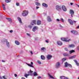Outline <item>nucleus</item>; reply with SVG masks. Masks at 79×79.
I'll use <instances>...</instances> for the list:
<instances>
[{
    "label": "nucleus",
    "instance_id": "nucleus-1",
    "mask_svg": "<svg viewBox=\"0 0 79 79\" xmlns=\"http://www.w3.org/2000/svg\"><path fill=\"white\" fill-rule=\"evenodd\" d=\"M61 40H62L65 41V42H69V41H71V39H69L68 40V38H62L61 39Z\"/></svg>",
    "mask_w": 79,
    "mask_h": 79
},
{
    "label": "nucleus",
    "instance_id": "nucleus-2",
    "mask_svg": "<svg viewBox=\"0 0 79 79\" xmlns=\"http://www.w3.org/2000/svg\"><path fill=\"white\" fill-rule=\"evenodd\" d=\"M7 40H4V42H5L6 43V45L8 48H10V43L7 41Z\"/></svg>",
    "mask_w": 79,
    "mask_h": 79
},
{
    "label": "nucleus",
    "instance_id": "nucleus-3",
    "mask_svg": "<svg viewBox=\"0 0 79 79\" xmlns=\"http://www.w3.org/2000/svg\"><path fill=\"white\" fill-rule=\"evenodd\" d=\"M28 14V11H23V13H22V15L23 16H26Z\"/></svg>",
    "mask_w": 79,
    "mask_h": 79
},
{
    "label": "nucleus",
    "instance_id": "nucleus-4",
    "mask_svg": "<svg viewBox=\"0 0 79 79\" xmlns=\"http://www.w3.org/2000/svg\"><path fill=\"white\" fill-rule=\"evenodd\" d=\"M33 73V71H32L31 70H30L29 71L27 72V73L29 76H33V73Z\"/></svg>",
    "mask_w": 79,
    "mask_h": 79
},
{
    "label": "nucleus",
    "instance_id": "nucleus-5",
    "mask_svg": "<svg viewBox=\"0 0 79 79\" xmlns=\"http://www.w3.org/2000/svg\"><path fill=\"white\" fill-rule=\"evenodd\" d=\"M56 8L58 11H60V10H61V7L58 5L56 6Z\"/></svg>",
    "mask_w": 79,
    "mask_h": 79
},
{
    "label": "nucleus",
    "instance_id": "nucleus-6",
    "mask_svg": "<svg viewBox=\"0 0 79 79\" xmlns=\"http://www.w3.org/2000/svg\"><path fill=\"white\" fill-rule=\"evenodd\" d=\"M70 14H71V16L72 17H73V15H74V11H73L72 10H70Z\"/></svg>",
    "mask_w": 79,
    "mask_h": 79
},
{
    "label": "nucleus",
    "instance_id": "nucleus-7",
    "mask_svg": "<svg viewBox=\"0 0 79 79\" xmlns=\"http://www.w3.org/2000/svg\"><path fill=\"white\" fill-rule=\"evenodd\" d=\"M62 9L64 11H67V8L64 6H62Z\"/></svg>",
    "mask_w": 79,
    "mask_h": 79
},
{
    "label": "nucleus",
    "instance_id": "nucleus-8",
    "mask_svg": "<svg viewBox=\"0 0 79 79\" xmlns=\"http://www.w3.org/2000/svg\"><path fill=\"white\" fill-rule=\"evenodd\" d=\"M60 64L61 63H60V62H57L56 64V68H58L60 66Z\"/></svg>",
    "mask_w": 79,
    "mask_h": 79
},
{
    "label": "nucleus",
    "instance_id": "nucleus-9",
    "mask_svg": "<svg viewBox=\"0 0 79 79\" xmlns=\"http://www.w3.org/2000/svg\"><path fill=\"white\" fill-rule=\"evenodd\" d=\"M68 21L71 25H73V22L70 19H69Z\"/></svg>",
    "mask_w": 79,
    "mask_h": 79
},
{
    "label": "nucleus",
    "instance_id": "nucleus-10",
    "mask_svg": "<svg viewBox=\"0 0 79 79\" xmlns=\"http://www.w3.org/2000/svg\"><path fill=\"white\" fill-rule=\"evenodd\" d=\"M52 58V56H51L50 55H48L47 56V58L48 60H50L51 58Z\"/></svg>",
    "mask_w": 79,
    "mask_h": 79
},
{
    "label": "nucleus",
    "instance_id": "nucleus-11",
    "mask_svg": "<svg viewBox=\"0 0 79 79\" xmlns=\"http://www.w3.org/2000/svg\"><path fill=\"white\" fill-rule=\"evenodd\" d=\"M47 20L48 22H51L52 21V19H51V18H50V17L49 16H48L47 17Z\"/></svg>",
    "mask_w": 79,
    "mask_h": 79
},
{
    "label": "nucleus",
    "instance_id": "nucleus-12",
    "mask_svg": "<svg viewBox=\"0 0 79 79\" xmlns=\"http://www.w3.org/2000/svg\"><path fill=\"white\" fill-rule=\"evenodd\" d=\"M38 29V27H36V26H35L33 27V31L34 32H35V31L37 30V29Z\"/></svg>",
    "mask_w": 79,
    "mask_h": 79
},
{
    "label": "nucleus",
    "instance_id": "nucleus-13",
    "mask_svg": "<svg viewBox=\"0 0 79 79\" xmlns=\"http://www.w3.org/2000/svg\"><path fill=\"white\" fill-rule=\"evenodd\" d=\"M42 6L45 8H47V7H48V5L47 4L45 3H43Z\"/></svg>",
    "mask_w": 79,
    "mask_h": 79
},
{
    "label": "nucleus",
    "instance_id": "nucleus-14",
    "mask_svg": "<svg viewBox=\"0 0 79 79\" xmlns=\"http://www.w3.org/2000/svg\"><path fill=\"white\" fill-rule=\"evenodd\" d=\"M71 32H72V33H73L74 34H77V32L76 31H71Z\"/></svg>",
    "mask_w": 79,
    "mask_h": 79
},
{
    "label": "nucleus",
    "instance_id": "nucleus-15",
    "mask_svg": "<svg viewBox=\"0 0 79 79\" xmlns=\"http://www.w3.org/2000/svg\"><path fill=\"white\" fill-rule=\"evenodd\" d=\"M35 20H32L31 22V25H32V26H33V25H34L33 24H36V23H35Z\"/></svg>",
    "mask_w": 79,
    "mask_h": 79
},
{
    "label": "nucleus",
    "instance_id": "nucleus-16",
    "mask_svg": "<svg viewBox=\"0 0 79 79\" xmlns=\"http://www.w3.org/2000/svg\"><path fill=\"white\" fill-rule=\"evenodd\" d=\"M75 47V45L74 44H70L69 45V47L70 48H74Z\"/></svg>",
    "mask_w": 79,
    "mask_h": 79
},
{
    "label": "nucleus",
    "instance_id": "nucleus-17",
    "mask_svg": "<svg viewBox=\"0 0 79 79\" xmlns=\"http://www.w3.org/2000/svg\"><path fill=\"white\" fill-rule=\"evenodd\" d=\"M6 19H7V20H8L9 21L10 23H12V20H11V18H6Z\"/></svg>",
    "mask_w": 79,
    "mask_h": 79
},
{
    "label": "nucleus",
    "instance_id": "nucleus-18",
    "mask_svg": "<svg viewBox=\"0 0 79 79\" xmlns=\"http://www.w3.org/2000/svg\"><path fill=\"white\" fill-rule=\"evenodd\" d=\"M41 60H45V57L44 56L41 55Z\"/></svg>",
    "mask_w": 79,
    "mask_h": 79
},
{
    "label": "nucleus",
    "instance_id": "nucleus-19",
    "mask_svg": "<svg viewBox=\"0 0 79 79\" xmlns=\"http://www.w3.org/2000/svg\"><path fill=\"white\" fill-rule=\"evenodd\" d=\"M19 23H22V21H21V18H19V17H18L17 18Z\"/></svg>",
    "mask_w": 79,
    "mask_h": 79
},
{
    "label": "nucleus",
    "instance_id": "nucleus-20",
    "mask_svg": "<svg viewBox=\"0 0 79 79\" xmlns=\"http://www.w3.org/2000/svg\"><path fill=\"white\" fill-rule=\"evenodd\" d=\"M57 44L58 45H62V44H63L62 42H61V41H57Z\"/></svg>",
    "mask_w": 79,
    "mask_h": 79
},
{
    "label": "nucleus",
    "instance_id": "nucleus-21",
    "mask_svg": "<svg viewBox=\"0 0 79 79\" xmlns=\"http://www.w3.org/2000/svg\"><path fill=\"white\" fill-rule=\"evenodd\" d=\"M73 61L75 62V63H76V64L77 65V66H79V63L77 62V60H74Z\"/></svg>",
    "mask_w": 79,
    "mask_h": 79
},
{
    "label": "nucleus",
    "instance_id": "nucleus-22",
    "mask_svg": "<svg viewBox=\"0 0 79 79\" xmlns=\"http://www.w3.org/2000/svg\"><path fill=\"white\" fill-rule=\"evenodd\" d=\"M45 50H46V48H45L43 47L41 48V51H43V52H45Z\"/></svg>",
    "mask_w": 79,
    "mask_h": 79
},
{
    "label": "nucleus",
    "instance_id": "nucleus-23",
    "mask_svg": "<svg viewBox=\"0 0 79 79\" xmlns=\"http://www.w3.org/2000/svg\"><path fill=\"white\" fill-rule=\"evenodd\" d=\"M76 55H74L71 56L69 58V59H73V58H76Z\"/></svg>",
    "mask_w": 79,
    "mask_h": 79
},
{
    "label": "nucleus",
    "instance_id": "nucleus-24",
    "mask_svg": "<svg viewBox=\"0 0 79 79\" xmlns=\"http://www.w3.org/2000/svg\"><path fill=\"white\" fill-rule=\"evenodd\" d=\"M69 64H68L67 62H65L64 63V67H68Z\"/></svg>",
    "mask_w": 79,
    "mask_h": 79
},
{
    "label": "nucleus",
    "instance_id": "nucleus-25",
    "mask_svg": "<svg viewBox=\"0 0 79 79\" xmlns=\"http://www.w3.org/2000/svg\"><path fill=\"white\" fill-rule=\"evenodd\" d=\"M15 42L17 45H19L20 44L18 40H16Z\"/></svg>",
    "mask_w": 79,
    "mask_h": 79
},
{
    "label": "nucleus",
    "instance_id": "nucleus-26",
    "mask_svg": "<svg viewBox=\"0 0 79 79\" xmlns=\"http://www.w3.org/2000/svg\"><path fill=\"white\" fill-rule=\"evenodd\" d=\"M48 75L49 76V77H50V78H51L52 79H54V77H53V76H52V75H50V74L49 73H48Z\"/></svg>",
    "mask_w": 79,
    "mask_h": 79
},
{
    "label": "nucleus",
    "instance_id": "nucleus-27",
    "mask_svg": "<svg viewBox=\"0 0 79 79\" xmlns=\"http://www.w3.org/2000/svg\"><path fill=\"white\" fill-rule=\"evenodd\" d=\"M63 55L64 56H69V54L68 53H64Z\"/></svg>",
    "mask_w": 79,
    "mask_h": 79
},
{
    "label": "nucleus",
    "instance_id": "nucleus-28",
    "mask_svg": "<svg viewBox=\"0 0 79 79\" xmlns=\"http://www.w3.org/2000/svg\"><path fill=\"white\" fill-rule=\"evenodd\" d=\"M37 72H34L33 73V76H37Z\"/></svg>",
    "mask_w": 79,
    "mask_h": 79
},
{
    "label": "nucleus",
    "instance_id": "nucleus-29",
    "mask_svg": "<svg viewBox=\"0 0 79 79\" xmlns=\"http://www.w3.org/2000/svg\"><path fill=\"white\" fill-rule=\"evenodd\" d=\"M41 24V22L40 20H38L37 22V24L38 25H40Z\"/></svg>",
    "mask_w": 79,
    "mask_h": 79
},
{
    "label": "nucleus",
    "instance_id": "nucleus-30",
    "mask_svg": "<svg viewBox=\"0 0 79 79\" xmlns=\"http://www.w3.org/2000/svg\"><path fill=\"white\" fill-rule=\"evenodd\" d=\"M35 4L37 6H40V3L37 2H35Z\"/></svg>",
    "mask_w": 79,
    "mask_h": 79
},
{
    "label": "nucleus",
    "instance_id": "nucleus-31",
    "mask_svg": "<svg viewBox=\"0 0 79 79\" xmlns=\"http://www.w3.org/2000/svg\"><path fill=\"white\" fill-rule=\"evenodd\" d=\"M74 52H75L74 50H72L69 51L70 54H71V53H74Z\"/></svg>",
    "mask_w": 79,
    "mask_h": 79
},
{
    "label": "nucleus",
    "instance_id": "nucleus-32",
    "mask_svg": "<svg viewBox=\"0 0 79 79\" xmlns=\"http://www.w3.org/2000/svg\"><path fill=\"white\" fill-rule=\"evenodd\" d=\"M66 60V58H63L62 60V61L63 62H64Z\"/></svg>",
    "mask_w": 79,
    "mask_h": 79
},
{
    "label": "nucleus",
    "instance_id": "nucleus-33",
    "mask_svg": "<svg viewBox=\"0 0 79 79\" xmlns=\"http://www.w3.org/2000/svg\"><path fill=\"white\" fill-rule=\"evenodd\" d=\"M11 2L10 0H6L5 2L6 3H9Z\"/></svg>",
    "mask_w": 79,
    "mask_h": 79
},
{
    "label": "nucleus",
    "instance_id": "nucleus-34",
    "mask_svg": "<svg viewBox=\"0 0 79 79\" xmlns=\"http://www.w3.org/2000/svg\"><path fill=\"white\" fill-rule=\"evenodd\" d=\"M2 7H3L4 10H5L6 9H5V4H3V3H2Z\"/></svg>",
    "mask_w": 79,
    "mask_h": 79
},
{
    "label": "nucleus",
    "instance_id": "nucleus-35",
    "mask_svg": "<svg viewBox=\"0 0 79 79\" xmlns=\"http://www.w3.org/2000/svg\"><path fill=\"white\" fill-rule=\"evenodd\" d=\"M29 76V75H28V74H25L24 75V76L25 77H26L27 78V76Z\"/></svg>",
    "mask_w": 79,
    "mask_h": 79
},
{
    "label": "nucleus",
    "instance_id": "nucleus-36",
    "mask_svg": "<svg viewBox=\"0 0 79 79\" xmlns=\"http://www.w3.org/2000/svg\"><path fill=\"white\" fill-rule=\"evenodd\" d=\"M68 66H69V67H70V68H72V67H73L72 65L69 64H68Z\"/></svg>",
    "mask_w": 79,
    "mask_h": 79
},
{
    "label": "nucleus",
    "instance_id": "nucleus-37",
    "mask_svg": "<svg viewBox=\"0 0 79 79\" xmlns=\"http://www.w3.org/2000/svg\"><path fill=\"white\" fill-rule=\"evenodd\" d=\"M65 76H62L61 77H60V79H64V77H65Z\"/></svg>",
    "mask_w": 79,
    "mask_h": 79
},
{
    "label": "nucleus",
    "instance_id": "nucleus-38",
    "mask_svg": "<svg viewBox=\"0 0 79 79\" xmlns=\"http://www.w3.org/2000/svg\"><path fill=\"white\" fill-rule=\"evenodd\" d=\"M37 63L40 64H41V62L39 60H38Z\"/></svg>",
    "mask_w": 79,
    "mask_h": 79
},
{
    "label": "nucleus",
    "instance_id": "nucleus-39",
    "mask_svg": "<svg viewBox=\"0 0 79 79\" xmlns=\"http://www.w3.org/2000/svg\"><path fill=\"white\" fill-rule=\"evenodd\" d=\"M64 50L66 51H67V52H68V48H64Z\"/></svg>",
    "mask_w": 79,
    "mask_h": 79
},
{
    "label": "nucleus",
    "instance_id": "nucleus-40",
    "mask_svg": "<svg viewBox=\"0 0 79 79\" xmlns=\"http://www.w3.org/2000/svg\"><path fill=\"white\" fill-rule=\"evenodd\" d=\"M59 26L60 27H61L62 28H63V27L60 24L59 25Z\"/></svg>",
    "mask_w": 79,
    "mask_h": 79
},
{
    "label": "nucleus",
    "instance_id": "nucleus-41",
    "mask_svg": "<svg viewBox=\"0 0 79 79\" xmlns=\"http://www.w3.org/2000/svg\"><path fill=\"white\" fill-rule=\"evenodd\" d=\"M16 5L17 6H19V4L18 3H16Z\"/></svg>",
    "mask_w": 79,
    "mask_h": 79
},
{
    "label": "nucleus",
    "instance_id": "nucleus-42",
    "mask_svg": "<svg viewBox=\"0 0 79 79\" xmlns=\"http://www.w3.org/2000/svg\"><path fill=\"white\" fill-rule=\"evenodd\" d=\"M13 32V31L12 30H10V33H12V32Z\"/></svg>",
    "mask_w": 79,
    "mask_h": 79
},
{
    "label": "nucleus",
    "instance_id": "nucleus-43",
    "mask_svg": "<svg viewBox=\"0 0 79 79\" xmlns=\"http://www.w3.org/2000/svg\"><path fill=\"white\" fill-rule=\"evenodd\" d=\"M3 78L4 79H6V78H5V76H2Z\"/></svg>",
    "mask_w": 79,
    "mask_h": 79
},
{
    "label": "nucleus",
    "instance_id": "nucleus-44",
    "mask_svg": "<svg viewBox=\"0 0 79 79\" xmlns=\"http://www.w3.org/2000/svg\"><path fill=\"white\" fill-rule=\"evenodd\" d=\"M77 50H79V46H78L77 47Z\"/></svg>",
    "mask_w": 79,
    "mask_h": 79
},
{
    "label": "nucleus",
    "instance_id": "nucleus-45",
    "mask_svg": "<svg viewBox=\"0 0 79 79\" xmlns=\"http://www.w3.org/2000/svg\"><path fill=\"white\" fill-rule=\"evenodd\" d=\"M61 20L62 22H64V20H63V19H61Z\"/></svg>",
    "mask_w": 79,
    "mask_h": 79
},
{
    "label": "nucleus",
    "instance_id": "nucleus-46",
    "mask_svg": "<svg viewBox=\"0 0 79 79\" xmlns=\"http://www.w3.org/2000/svg\"><path fill=\"white\" fill-rule=\"evenodd\" d=\"M27 64L29 66H31V64Z\"/></svg>",
    "mask_w": 79,
    "mask_h": 79
},
{
    "label": "nucleus",
    "instance_id": "nucleus-47",
    "mask_svg": "<svg viewBox=\"0 0 79 79\" xmlns=\"http://www.w3.org/2000/svg\"><path fill=\"white\" fill-rule=\"evenodd\" d=\"M27 35L28 36H31V35H30V34H28V33H27Z\"/></svg>",
    "mask_w": 79,
    "mask_h": 79
},
{
    "label": "nucleus",
    "instance_id": "nucleus-48",
    "mask_svg": "<svg viewBox=\"0 0 79 79\" xmlns=\"http://www.w3.org/2000/svg\"><path fill=\"white\" fill-rule=\"evenodd\" d=\"M76 22H77L76 21H75L74 20H73V22L74 23V24H76Z\"/></svg>",
    "mask_w": 79,
    "mask_h": 79
},
{
    "label": "nucleus",
    "instance_id": "nucleus-49",
    "mask_svg": "<svg viewBox=\"0 0 79 79\" xmlns=\"http://www.w3.org/2000/svg\"><path fill=\"white\" fill-rule=\"evenodd\" d=\"M39 7L36 6V9H39Z\"/></svg>",
    "mask_w": 79,
    "mask_h": 79
},
{
    "label": "nucleus",
    "instance_id": "nucleus-50",
    "mask_svg": "<svg viewBox=\"0 0 79 79\" xmlns=\"http://www.w3.org/2000/svg\"><path fill=\"white\" fill-rule=\"evenodd\" d=\"M45 42H46V43H48V41L47 40H45Z\"/></svg>",
    "mask_w": 79,
    "mask_h": 79
},
{
    "label": "nucleus",
    "instance_id": "nucleus-51",
    "mask_svg": "<svg viewBox=\"0 0 79 79\" xmlns=\"http://www.w3.org/2000/svg\"><path fill=\"white\" fill-rule=\"evenodd\" d=\"M30 67H31V68H34V66H32V65H31Z\"/></svg>",
    "mask_w": 79,
    "mask_h": 79
},
{
    "label": "nucleus",
    "instance_id": "nucleus-52",
    "mask_svg": "<svg viewBox=\"0 0 79 79\" xmlns=\"http://www.w3.org/2000/svg\"><path fill=\"white\" fill-rule=\"evenodd\" d=\"M56 21H60V19H57Z\"/></svg>",
    "mask_w": 79,
    "mask_h": 79
},
{
    "label": "nucleus",
    "instance_id": "nucleus-53",
    "mask_svg": "<svg viewBox=\"0 0 79 79\" xmlns=\"http://www.w3.org/2000/svg\"><path fill=\"white\" fill-rule=\"evenodd\" d=\"M38 79H40V78H41V77H37Z\"/></svg>",
    "mask_w": 79,
    "mask_h": 79
},
{
    "label": "nucleus",
    "instance_id": "nucleus-54",
    "mask_svg": "<svg viewBox=\"0 0 79 79\" xmlns=\"http://www.w3.org/2000/svg\"><path fill=\"white\" fill-rule=\"evenodd\" d=\"M64 79H69L68 78H67V77H65L64 78Z\"/></svg>",
    "mask_w": 79,
    "mask_h": 79
},
{
    "label": "nucleus",
    "instance_id": "nucleus-55",
    "mask_svg": "<svg viewBox=\"0 0 79 79\" xmlns=\"http://www.w3.org/2000/svg\"><path fill=\"white\" fill-rule=\"evenodd\" d=\"M15 77H17V74H15Z\"/></svg>",
    "mask_w": 79,
    "mask_h": 79
},
{
    "label": "nucleus",
    "instance_id": "nucleus-56",
    "mask_svg": "<svg viewBox=\"0 0 79 79\" xmlns=\"http://www.w3.org/2000/svg\"><path fill=\"white\" fill-rule=\"evenodd\" d=\"M30 53L31 54H33V53L32 52V51H31Z\"/></svg>",
    "mask_w": 79,
    "mask_h": 79
},
{
    "label": "nucleus",
    "instance_id": "nucleus-57",
    "mask_svg": "<svg viewBox=\"0 0 79 79\" xmlns=\"http://www.w3.org/2000/svg\"><path fill=\"white\" fill-rule=\"evenodd\" d=\"M76 5L78 7H79V5H77V4H76Z\"/></svg>",
    "mask_w": 79,
    "mask_h": 79
},
{
    "label": "nucleus",
    "instance_id": "nucleus-58",
    "mask_svg": "<svg viewBox=\"0 0 79 79\" xmlns=\"http://www.w3.org/2000/svg\"><path fill=\"white\" fill-rule=\"evenodd\" d=\"M31 65H32L33 64V62H31Z\"/></svg>",
    "mask_w": 79,
    "mask_h": 79
},
{
    "label": "nucleus",
    "instance_id": "nucleus-59",
    "mask_svg": "<svg viewBox=\"0 0 79 79\" xmlns=\"http://www.w3.org/2000/svg\"><path fill=\"white\" fill-rule=\"evenodd\" d=\"M73 3H70V5H73Z\"/></svg>",
    "mask_w": 79,
    "mask_h": 79
},
{
    "label": "nucleus",
    "instance_id": "nucleus-60",
    "mask_svg": "<svg viewBox=\"0 0 79 79\" xmlns=\"http://www.w3.org/2000/svg\"><path fill=\"white\" fill-rule=\"evenodd\" d=\"M2 62H5V61H4V60H2Z\"/></svg>",
    "mask_w": 79,
    "mask_h": 79
},
{
    "label": "nucleus",
    "instance_id": "nucleus-61",
    "mask_svg": "<svg viewBox=\"0 0 79 79\" xmlns=\"http://www.w3.org/2000/svg\"><path fill=\"white\" fill-rule=\"evenodd\" d=\"M30 28L31 29V28H32V26H30Z\"/></svg>",
    "mask_w": 79,
    "mask_h": 79
},
{
    "label": "nucleus",
    "instance_id": "nucleus-62",
    "mask_svg": "<svg viewBox=\"0 0 79 79\" xmlns=\"http://www.w3.org/2000/svg\"><path fill=\"white\" fill-rule=\"evenodd\" d=\"M0 79H2V77H0Z\"/></svg>",
    "mask_w": 79,
    "mask_h": 79
},
{
    "label": "nucleus",
    "instance_id": "nucleus-63",
    "mask_svg": "<svg viewBox=\"0 0 79 79\" xmlns=\"http://www.w3.org/2000/svg\"><path fill=\"white\" fill-rule=\"evenodd\" d=\"M35 2H38V0H35Z\"/></svg>",
    "mask_w": 79,
    "mask_h": 79
},
{
    "label": "nucleus",
    "instance_id": "nucleus-64",
    "mask_svg": "<svg viewBox=\"0 0 79 79\" xmlns=\"http://www.w3.org/2000/svg\"><path fill=\"white\" fill-rule=\"evenodd\" d=\"M78 79H79V77L78 78Z\"/></svg>",
    "mask_w": 79,
    "mask_h": 79
}]
</instances>
